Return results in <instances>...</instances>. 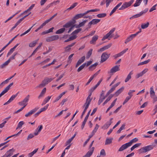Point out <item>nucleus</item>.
<instances>
[{
    "instance_id": "f257e3e1",
    "label": "nucleus",
    "mask_w": 157,
    "mask_h": 157,
    "mask_svg": "<svg viewBox=\"0 0 157 157\" xmlns=\"http://www.w3.org/2000/svg\"><path fill=\"white\" fill-rule=\"evenodd\" d=\"M153 147L151 145H148L142 147L139 149V151L140 153H145L152 149Z\"/></svg>"
},
{
    "instance_id": "f03ea898",
    "label": "nucleus",
    "mask_w": 157,
    "mask_h": 157,
    "mask_svg": "<svg viewBox=\"0 0 157 157\" xmlns=\"http://www.w3.org/2000/svg\"><path fill=\"white\" fill-rule=\"evenodd\" d=\"M134 0H131L128 2H125L121 6L119 9V10H123L131 6L134 2Z\"/></svg>"
},
{
    "instance_id": "7ed1b4c3",
    "label": "nucleus",
    "mask_w": 157,
    "mask_h": 157,
    "mask_svg": "<svg viewBox=\"0 0 157 157\" xmlns=\"http://www.w3.org/2000/svg\"><path fill=\"white\" fill-rule=\"evenodd\" d=\"M30 96L28 95L25 98L21 101L18 102V104L20 105H23L24 107H25L27 104V103L28 101L29 98Z\"/></svg>"
},
{
    "instance_id": "20e7f679",
    "label": "nucleus",
    "mask_w": 157,
    "mask_h": 157,
    "mask_svg": "<svg viewBox=\"0 0 157 157\" xmlns=\"http://www.w3.org/2000/svg\"><path fill=\"white\" fill-rule=\"evenodd\" d=\"M100 21V20L99 19H93L91 21H90L87 25L88 27L87 29H90L91 28V25H94L96 24Z\"/></svg>"
},
{
    "instance_id": "39448f33",
    "label": "nucleus",
    "mask_w": 157,
    "mask_h": 157,
    "mask_svg": "<svg viewBox=\"0 0 157 157\" xmlns=\"http://www.w3.org/2000/svg\"><path fill=\"white\" fill-rule=\"evenodd\" d=\"M110 54H108L106 52H104L101 56V63H103L106 61L109 57Z\"/></svg>"
},
{
    "instance_id": "423d86ee",
    "label": "nucleus",
    "mask_w": 157,
    "mask_h": 157,
    "mask_svg": "<svg viewBox=\"0 0 157 157\" xmlns=\"http://www.w3.org/2000/svg\"><path fill=\"white\" fill-rule=\"evenodd\" d=\"M15 151V150L13 148L7 151L6 153L3 155V157H9L13 154V152Z\"/></svg>"
},
{
    "instance_id": "0eeeda50",
    "label": "nucleus",
    "mask_w": 157,
    "mask_h": 157,
    "mask_svg": "<svg viewBox=\"0 0 157 157\" xmlns=\"http://www.w3.org/2000/svg\"><path fill=\"white\" fill-rule=\"evenodd\" d=\"M13 83L12 82L10 83L8 86L6 87L3 91L0 94V98L6 93L9 90L10 87L13 85Z\"/></svg>"
},
{
    "instance_id": "6e6552de",
    "label": "nucleus",
    "mask_w": 157,
    "mask_h": 157,
    "mask_svg": "<svg viewBox=\"0 0 157 157\" xmlns=\"http://www.w3.org/2000/svg\"><path fill=\"white\" fill-rule=\"evenodd\" d=\"M115 30V28L112 29L109 31L108 33L103 36V37L102 38L101 40L102 41H103L105 39L108 38L109 37V36H110V35L114 32Z\"/></svg>"
},
{
    "instance_id": "1a4fd4ad",
    "label": "nucleus",
    "mask_w": 157,
    "mask_h": 157,
    "mask_svg": "<svg viewBox=\"0 0 157 157\" xmlns=\"http://www.w3.org/2000/svg\"><path fill=\"white\" fill-rule=\"evenodd\" d=\"M39 109V107L35 108L33 109L30 111L28 113L26 114L25 115V117H28L30 116L32 114L34 113L36 111H37Z\"/></svg>"
},
{
    "instance_id": "9d476101",
    "label": "nucleus",
    "mask_w": 157,
    "mask_h": 157,
    "mask_svg": "<svg viewBox=\"0 0 157 157\" xmlns=\"http://www.w3.org/2000/svg\"><path fill=\"white\" fill-rule=\"evenodd\" d=\"M136 34H133L131 35L128 36L125 40L124 43L127 44L128 43L131 41L132 39L136 36Z\"/></svg>"
},
{
    "instance_id": "9b49d317",
    "label": "nucleus",
    "mask_w": 157,
    "mask_h": 157,
    "mask_svg": "<svg viewBox=\"0 0 157 157\" xmlns=\"http://www.w3.org/2000/svg\"><path fill=\"white\" fill-rule=\"evenodd\" d=\"M113 0H102L100 3L101 6H103L106 3V7L107 8L109 6L110 3Z\"/></svg>"
},
{
    "instance_id": "f8f14e48",
    "label": "nucleus",
    "mask_w": 157,
    "mask_h": 157,
    "mask_svg": "<svg viewBox=\"0 0 157 157\" xmlns=\"http://www.w3.org/2000/svg\"><path fill=\"white\" fill-rule=\"evenodd\" d=\"M113 119V118H111L109 121L107 122L102 127V128L104 129H107L111 124L112 123V121Z\"/></svg>"
},
{
    "instance_id": "ddd939ff",
    "label": "nucleus",
    "mask_w": 157,
    "mask_h": 157,
    "mask_svg": "<svg viewBox=\"0 0 157 157\" xmlns=\"http://www.w3.org/2000/svg\"><path fill=\"white\" fill-rule=\"evenodd\" d=\"M120 65H116L112 68L110 70V73H114L120 70Z\"/></svg>"
},
{
    "instance_id": "4468645a",
    "label": "nucleus",
    "mask_w": 157,
    "mask_h": 157,
    "mask_svg": "<svg viewBox=\"0 0 157 157\" xmlns=\"http://www.w3.org/2000/svg\"><path fill=\"white\" fill-rule=\"evenodd\" d=\"M148 69L147 68L145 69L141 72L137 74L136 76V78H138L139 77L142 76L144 74H145L147 71Z\"/></svg>"
},
{
    "instance_id": "2eb2a0df",
    "label": "nucleus",
    "mask_w": 157,
    "mask_h": 157,
    "mask_svg": "<svg viewBox=\"0 0 157 157\" xmlns=\"http://www.w3.org/2000/svg\"><path fill=\"white\" fill-rule=\"evenodd\" d=\"M76 23V21L74 20L69 21L68 22L66 23L63 26V27L66 28H69L71 25H73Z\"/></svg>"
},
{
    "instance_id": "dca6fc26",
    "label": "nucleus",
    "mask_w": 157,
    "mask_h": 157,
    "mask_svg": "<svg viewBox=\"0 0 157 157\" xmlns=\"http://www.w3.org/2000/svg\"><path fill=\"white\" fill-rule=\"evenodd\" d=\"M122 4V2H119L111 11L110 13V16H111L113 13H114L116 10L120 7Z\"/></svg>"
},
{
    "instance_id": "f3484780",
    "label": "nucleus",
    "mask_w": 157,
    "mask_h": 157,
    "mask_svg": "<svg viewBox=\"0 0 157 157\" xmlns=\"http://www.w3.org/2000/svg\"><path fill=\"white\" fill-rule=\"evenodd\" d=\"M18 94V93H17V94H16L15 95H13L11 97V98H10V99H9V100L7 101L4 104V105H7V104H9L12 101H13L14 99L17 96V94Z\"/></svg>"
},
{
    "instance_id": "a211bd4d",
    "label": "nucleus",
    "mask_w": 157,
    "mask_h": 157,
    "mask_svg": "<svg viewBox=\"0 0 157 157\" xmlns=\"http://www.w3.org/2000/svg\"><path fill=\"white\" fill-rule=\"evenodd\" d=\"M94 147H92L90 151H88L85 155L82 157H90V156L94 151Z\"/></svg>"
},
{
    "instance_id": "6ab92c4d",
    "label": "nucleus",
    "mask_w": 157,
    "mask_h": 157,
    "mask_svg": "<svg viewBox=\"0 0 157 157\" xmlns=\"http://www.w3.org/2000/svg\"><path fill=\"white\" fill-rule=\"evenodd\" d=\"M85 56H83L77 62L75 67H78L79 65H80L82 63H83L85 60Z\"/></svg>"
},
{
    "instance_id": "aec40b11",
    "label": "nucleus",
    "mask_w": 157,
    "mask_h": 157,
    "mask_svg": "<svg viewBox=\"0 0 157 157\" xmlns=\"http://www.w3.org/2000/svg\"><path fill=\"white\" fill-rule=\"evenodd\" d=\"M130 146L128 144V143H126L123 145L118 150L119 151H122L126 149L128 147Z\"/></svg>"
},
{
    "instance_id": "412c9836",
    "label": "nucleus",
    "mask_w": 157,
    "mask_h": 157,
    "mask_svg": "<svg viewBox=\"0 0 157 157\" xmlns=\"http://www.w3.org/2000/svg\"><path fill=\"white\" fill-rule=\"evenodd\" d=\"M92 99V98H87L86 99V102L84 104V107H85L88 108L90 104Z\"/></svg>"
},
{
    "instance_id": "4be33fe9",
    "label": "nucleus",
    "mask_w": 157,
    "mask_h": 157,
    "mask_svg": "<svg viewBox=\"0 0 157 157\" xmlns=\"http://www.w3.org/2000/svg\"><path fill=\"white\" fill-rule=\"evenodd\" d=\"M150 93L151 98L153 99L154 98L155 96V93L154 90L153 86L150 88Z\"/></svg>"
},
{
    "instance_id": "5701e85b",
    "label": "nucleus",
    "mask_w": 157,
    "mask_h": 157,
    "mask_svg": "<svg viewBox=\"0 0 157 157\" xmlns=\"http://www.w3.org/2000/svg\"><path fill=\"white\" fill-rule=\"evenodd\" d=\"M124 86H122L121 88L118 90L114 94V95H115L117 97L118 96L119 94H120L124 89Z\"/></svg>"
},
{
    "instance_id": "b1692460",
    "label": "nucleus",
    "mask_w": 157,
    "mask_h": 157,
    "mask_svg": "<svg viewBox=\"0 0 157 157\" xmlns=\"http://www.w3.org/2000/svg\"><path fill=\"white\" fill-rule=\"evenodd\" d=\"M48 83L46 81V80L45 78L42 81L41 83L38 86H36V88H41L42 87H44L45 86L46 84H47Z\"/></svg>"
},
{
    "instance_id": "393cba45",
    "label": "nucleus",
    "mask_w": 157,
    "mask_h": 157,
    "mask_svg": "<svg viewBox=\"0 0 157 157\" xmlns=\"http://www.w3.org/2000/svg\"><path fill=\"white\" fill-rule=\"evenodd\" d=\"M84 15L83 13H80L77 14L73 18L72 20L74 21H75V20H77L79 18L83 17Z\"/></svg>"
},
{
    "instance_id": "a878e982",
    "label": "nucleus",
    "mask_w": 157,
    "mask_h": 157,
    "mask_svg": "<svg viewBox=\"0 0 157 157\" xmlns=\"http://www.w3.org/2000/svg\"><path fill=\"white\" fill-rule=\"evenodd\" d=\"M133 74V72L132 71H131L130 72L129 74L128 75L126 78H125V82H128L131 78V75Z\"/></svg>"
},
{
    "instance_id": "bb28decb",
    "label": "nucleus",
    "mask_w": 157,
    "mask_h": 157,
    "mask_svg": "<svg viewBox=\"0 0 157 157\" xmlns=\"http://www.w3.org/2000/svg\"><path fill=\"white\" fill-rule=\"evenodd\" d=\"M38 40V39L33 41L32 42L30 43L29 45V47L31 48L35 46L37 43Z\"/></svg>"
},
{
    "instance_id": "cd10ccee",
    "label": "nucleus",
    "mask_w": 157,
    "mask_h": 157,
    "mask_svg": "<svg viewBox=\"0 0 157 157\" xmlns=\"http://www.w3.org/2000/svg\"><path fill=\"white\" fill-rule=\"evenodd\" d=\"M98 36L97 35H95L92 38V40L90 41V43L91 44H94L96 41L98 40Z\"/></svg>"
},
{
    "instance_id": "c85d7f7f",
    "label": "nucleus",
    "mask_w": 157,
    "mask_h": 157,
    "mask_svg": "<svg viewBox=\"0 0 157 157\" xmlns=\"http://www.w3.org/2000/svg\"><path fill=\"white\" fill-rule=\"evenodd\" d=\"M46 88H44L43 89V90H42V91L41 92L40 95L38 97V98L39 99H40L41 97H42L44 96V95L46 93Z\"/></svg>"
},
{
    "instance_id": "c756f323",
    "label": "nucleus",
    "mask_w": 157,
    "mask_h": 157,
    "mask_svg": "<svg viewBox=\"0 0 157 157\" xmlns=\"http://www.w3.org/2000/svg\"><path fill=\"white\" fill-rule=\"evenodd\" d=\"M149 25V22H147L146 23H143L141 24V28L142 29H144L147 28Z\"/></svg>"
},
{
    "instance_id": "7c9ffc66",
    "label": "nucleus",
    "mask_w": 157,
    "mask_h": 157,
    "mask_svg": "<svg viewBox=\"0 0 157 157\" xmlns=\"http://www.w3.org/2000/svg\"><path fill=\"white\" fill-rule=\"evenodd\" d=\"M22 131V130H21L19 132H18L16 134H14L13 135H12L11 136L8 137L5 140H8V139H9V138H10L11 137H14V136L16 137V136H19V134L21 133Z\"/></svg>"
},
{
    "instance_id": "2f4dec72",
    "label": "nucleus",
    "mask_w": 157,
    "mask_h": 157,
    "mask_svg": "<svg viewBox=\"0 0 157 157\" xmlns=\"http://www.w3.org/2000/svg\"><path fill=\"white\" fill-rule=\"evenodd\" d=\"M125 124L124 123L123 124H122L121 127L117 131V133H120L122 130L124 129L125 128Z\"/></svg>"
},
{
    "instance_id": "473e14b6",
    "label": "nucleus",
    "mask_w": 157,
    "mask_h": 157,
    "mask_svg": "<svg viewBox=\"0 0 157 157\" xmlns=\"http://www.w3.org/2000/svg\"><path fill=\"white\" fill-rule=\"evenodd\" d=\"M98 65V63H95L94 64L91 65L89 67L90 70L93 71L96 67Z\"/></svg>"
},
{
    "instance_id": "72a5a7b5",
    "label": "nucleus",
    "mask_w": 157,
    "mask_h": 157,
    "mask_svg": "<svg viewBox=\"0 0 157 157\" xmlns=\"http://www.w3.org/2000/svg\"><path fill=\"white\" fill-rule=\"evenodd\" d=\"M138 140V139L136 138H135L134 139H132V140H131L129 142H128V144L130 146L132 144L134 143H135Z\"/></svg>"
},
{
    "instance_id": "f704fd0d",
    "label": "nucleus",
    "mask_w": 157,
    "mask_h": 157,
    "mask_svg": "<svg viewBox=\"0 0 157 157\" xmlns=\"http://www.w3.org/2000/svg\"><path fill=\"white\" fill-rule=\"evenodd\" d=\"M10 60H8L6 61L4 63L2 64L0 66V67L2 68H3L5 67L6 66H7L9 63H10Z\"/></svg>"
},
{
    "instance_id": "c9c22d12",
    "label": "nucleus",
    "mask_w": 157,
    "mask_h": 157,
    "mask_svg": "<svg viewBox=\"0 0 157 157\" xmlns=\"http://www.w3.org/2000/svg\"><path fill=\"white\" fill-rule=\"evenodd\" d=\"M65 28H61L57 30L56 33L57 34H61L63 33L65 31Z\"/></svg>"
},
{
    "instance_id": "e433bc0d",
    "label": "nucleus",
    "mask_w": 157,
    "mask_h": 157,
    "mask_svg": "<svg viewBox=\"0 0 157 157\" xmlns=\"http://www.w3.org/2000/svg\"><path fill=\"white\" fill-rule=\"evenodd\" d=\"M50 37L51 41L56 40L59 38V36L57 35L53 36Z\"/></svg>"
},
{
    "instance_id": "4c0bfd02",
    "label": "nucleus",
    "mask_w": 157,
    "mask_h": 157,
    "mask_svg": "<svg viewBox=\"0 0 157 157\" xmlns=\"http://www.w3.org/2000/svg\"><path fill=\"white\" fill-rule=\"evenodd\" d=\"M113 140V138L110 139L107 138L105 142V144L106 145L110 144L111 143H112V140Z\"/></svg>"
},
{
    "instance_id": "58836bf2",
    "label": "nucleus",
    "mask_w": 157,
    "mask_h": 157,
    "mask_svg": "<svg viewBox=\"0 0 157 157\" xmlns=\"http://www.w3.org/2000/svg\"><path fill=\"white\" fill-rule=\"evenodd\" d=\"M105 99V97H104V96H103V97L100 96L98 102V105H100Z\"/></svg>"
},
{
    "instance_id": "ea45409f",
    "label": "nucleus",
    "mask_w": 157,
    "mask_h": 157,
    "mask_svg": "<svg viewBox=\"0 0 157 157\" xmlns=\"http://www.w3.org/2000/svg\"><path fill=\"white\" fill-rule=\"evenodd\" d=\"M141 16V14L140 13H139L134 15L130 18V19L139 17Z\"/></svg>"
},
{
    "instance_id": "a19ab883",
    "label": "nucleus",
    "mask_w": 157,
    "mask_h": 157,
    "mask_svg": "<svg viewBox=\"0 0 157 157\" xmlns=\"http://www.w3.org/2000/svg\"><path fill=\"white\" fill-rule=\"evenodd\" d=\"M86 63H84L83 64H82V65H81L80 67H79L77 69V71L78 72H79L80 71H81L83 69V68L86 66Z\"/></svg>"
},
{
    "instance_id": "79ce46f5",
    "label": "nucleus",
    "mask_w": 157,
    "mask_h": 157,
    "mask_svg": "<svg viewBox=\"0 0 157 157\" xmlns=\"http://www.w3.org/2000/svg\"><path fill=\"white\" fill-rule=\"evenodd\" d=\"M78 4L77 2L74 3L69 8L67 9V10H70L73 9Z\"/></svg>"
},
{
    "instance_id": "37998d69",
    "label": "nucleus",
    "mask_w": 157,
    "mask_h": 157,
    "mask_svg": "<svg viewBox=\"0 0 157 157\" xmlns=\"http://www.w3.org/2000/svg\"><path fill=\"white\" fill-rule=\"evenodd\" d=\"M150 61V59H148L147 60H145L143 62H140V63H139L138 64V65L140 66V65H142L143 64H147Z\"/></svg>"
},
{
    "instance_id": "c03bdc74",
    "label": "nucleus",
    "mask_w": 157,
    "mask_h": 157,
    "mask_svg": "<svg viewBox=\"0 0 157 157\" xmlns=\"http://www.w3.org/2000/svg\"><path fill=\"white\" fill-rule=\"evenodd\" d=\"M93 50L92 49H90L89 51L88 52L86 57L87 58H89L90 57L92 53Z\"/></svg>"
},
{
    "instance_id": "a18cd8bd",
    "label": "nucleus",
    "mask_w": 157,
    "mask_h": 157,
    "mask_svg": "<svg viewBox=\"0 0 157 157\" xmlns=\"http://www.w3.org/2000/svg\"><path fill=\"white\" fill-rule=\"evenodd\" d=\"M106 16V13H102L98 14L97 15V17L98 18L104 17Z\"/></svg>"
},
{
    "instance_id": "49530a36",
    "label": "nucleus",
    "mask_w": 157,
    "mask_h": 157,
    "mask_svg": "<svg viewBox=\"0 0 157 157\" xmlns=\"http://www.w3.org/2000/svg\"><path fill=\"white\" fill-rule=\"evenodd\" d=\"M82 30V29L81 28L75 30L74 31H73L71 33V34H72V35H74L75 34H78L80 31H81Z\"/></svg>"
},
{
    "instance_id": "de8ad7c7",
    "label": "nucleus",
    "mask_w": 157,
    "mask_h": 157,
    "mask_svg": "<svg viewBox=\"0 0 157 157\" xmlns=\"http://www.w3.org/2000/svg\"><path fill=\"white\" fill-rule=\"evenodd\" d=\"M24 124V122L23 121H20L18 124L17 125V126L16 128V129H17L18 128H21L22 125H23Z\"/></svg>"
},
{
    "instance_id": "09e8293b",
    "label": "nucleus",
    "mask_w": 157,
    "mask_h": 157,
    "mask_svg": "<svg viewBox=\"0 0 157 157\" xmlns=\"http://www.w3.org/2000/svg\"><path fill=\"white\" fill-rule=\"evenodd\" d=\"M48 105L47 104L46 106H44V107L41 108L40 109V111L41 112L46 110L48 108Z\"/></svg>"
},
{
    "instance_id": "8fccbe9b",
    "label": "nucleus",
    "mask_w": 157,
    "mask_h": 157,
    "mask_svg": "<svg viewBox=\"0 0 157 157\" xmlns=\"http://www.w3.org/2000/svg\"><path fill=\"white\" fill-rule=\"evenodd\" d=\"M99 127V126L98 125V124H96L95 125V127L94 129V130L92 131V132L93 133H95L97 132V129H98V127Z\"/></svg>"
},
{
    "instance_id": "3c124183",
    "label": "nucleus",
    "mask_w": 157,
    "mask_h": 157,
    "mask_svg": "<svg viewBox=\"0 0 157 157\" xmlns=\"http://www.w3.org/2000/svg\"><path fill=\"white\" fill-rule=\"evenodd\" d=\"M135 90H130L128 92V94L129 96V97H130V98H131V97L132 96V94L133 92H135Z\"/></svg>"
},
{
    "instance_id": "603ef678",
    "label": "nucleus",
    "mask_w": 157,
    "mask_h": 157,
    "mask_svg": "<svg viewBox=\"0 0 157 157\" xmlns=\"http://www.w3.org/2000/svg\"><path fill=\"white\" fill-rule=\"evenodd\" d=\"M141 2L139 0H136V3L134 4V7H136L140 6Z\"/></svg>"
},
{
    "instance_id": "864d4df0",
    "label": "nucleus",
    "mask_w": 157,
    "mask_h": 157,
    "mask_svg": "<svg viewBox=\"0 0 157 157\" xmlns=\"http://www.w3.org/2000/svg\"><path fill=\"white\" fill-rule=\"evenodd\" d=\"M112 44L111 43L109 44L108 45H105L103 47L105 50H106L110 48L112 46Z\"/></svg>"
},
{
    "instance_id": "5fc2aeb1",
    "label": "nucleus",
    "mask_w": 157,
    "mask_h": 157,
    "mask_svg": "<svg viewBox=\"0 0 157 157\" xmlns=\"http://www.w3.org/2000/svg\"><path fill=\"white\" fill-rule=\"evenodd\" d=\"M74 55V54H72L69 56L67 61L68 63H70L71 62L72 60L71 58H72Z\"/></svg>"
},
{
    "instance_id": "6e6d98bb",
    "label": "nucleus",
    "mask_w": 157,
    "mask_h": 157,
    "mask_svg": "<svg viewBox=\"0 0 157 157\" xmlns=\"http://www.w3.org/2000/svg\"><path fill=\"white\" fill-rule=\"evenodd\" d=\"M106 155V153L105 150L104 149H102L100 152V155L102 156H105Z\"/></svg>"
},
{
    "instance_id": "4d7b16f0",
    "label": "nucleus",
    "mask_w": 157,
    "mask_h": 157,
    "mask_svg": "<svg viewBox=\"0 0 157 157\" xmlns=\"http://www.w3.org/2000/svg\"><path fill=\"white\" fill-rule=\"evenodd\" d=\"M48 22L47 20H46L44 23H43L39 27V29H41L43 27L45 26L47 23Z\"/></svg>"
},
{
    "instance_id": "13d9d810",
    "label": "nucleus",
    "mask_w": 157,
    "mask_h": 157,
    "mask_svg": "<svg viewBox=\"0 0 157 157\" xmlns=\"http://www.w3.org/2000/svg\"><path fill=\"white\" fill-rule=\"evenodd\" d=\"M14 51V50L13 49V48H11V49H10V51L7 53V57H8Z\"/></svg>"
},
{
    "instance_id": "bf43d9fd",
    "label": "nucleus",
    "mask_w": 157,
    "mask_h": 157,
    "mask_svg": "<svg viewBox=\"0 0 157 157\" xmlns=\"http://www.w3.org/2000/svg\"><path fill=\"white\" fill-rule=\"evenodd\" d=\"M35 5L34 4H32L28 10L25 11V12H28L32 10L33 8L34 7Z\"/></svg>"
},
{
    "instance_id": "052dcab7",
    "label": "nucleus",
    "mask_w": 157,
    "mask_h": 157,
    "mask_svg": "<svg viewBox=\"0 0 157 157\" xmlns=\"http://www.w3.org/2000/svg\"><path fill=\"white\" fill-rule=\"evenodd\" d=\"M114 95L113 94H111L105 100L107 102H108L112 98L113 96Z\"/></svg>"
},
{
    "instance_id": "680f3d73",
    "label": "nucleus",
    "mask_w": 157,
    "mask_h": 157,
    "mask_svg": "<svg viewBox=\"0 0 157 157\" xmlns=\"http://www.w3.org/2000/svg\"><path fill=\"white\" fill-rule=\"evenodd\" d=\"M131 98L130 97H126L124 100V101L123 103V105H124L125 103H126Z\"/></svg>"
},
{
    "instance_id": "e2e57ef3",
    "label": "nucleus",
    "mask_w": 157,
    "mask_h": 157,
    "mask_svg": "<svg viewBox=\"0 0 157 157\" xmlns=\"http://www.w3.org/2000/svg\"><path fill=\"white\" fill-rule=\"evenodd\" d=\"M87 21V20H84L82 22L80 23L79 24V27H82L83 26Z\"/></svg>"
},
{
    "instance_id": "0e129e2a",
    "label": "nucleus",
    "mask_w": 157,
    "mask_h": 157,
    "mask_svg": "<svg viewBox=\"0 0 157 157\" xmlns=\"http://www.w3.org/2000/svg\"><path fill=\"white\" fill-rule=\"evenodd\" d=\"M34 136V135L33 134H29L28 136L27 139L28 140H29L30 139L33 138Z\"/></svg>"
},
{
    "instance_id": "69168bd1",
    "label": "nucleus",
    "mask_w": 157,
    "mask_h": 157,
    "mask_svg": "<svg viewBox=\"0 0 157 157\" xmlns=\"http://www.w3.org/2000/svg\"><path fill=\"white\" fill-rule=\"evenodd\" d=\"M157 4H156L153 6L150 10L149 12H151L152 11L155 10L156 9V6Z\"/></svg>"
},
{
    "instance_id": "338daca9",
    "label": "nucleus",
    "mask_w": 157,
    "mask_h": 157,
    "mask_svg": "<svg viewBox=\"0 0 157 157\" xmlns=\"http://www.w3.org/2000/svg\"><path fill=\"white\" fill-rule=\"evenodd\" d=\"M57 15V13H56L53 15L52 17H51L49 19L47 20V21L49 22L50 21L52 20L55 16H56Z\"/></svg>"
},
{
    "instance_id": "774afa93",
    "label": "nucleus",
    "mask_w": 157,
    "mask_h": 157,
    "mask_svg": "<svg viewBox=\"0 0 157 157\" xmlns=\"http://www.w3.org/2000/svg\"><path fill=\"white\" fill-rule=\"evenodd\" d=\"M86 121H87L84 120L83 121V122L81 126V128H82V129L83 128Z\"/></svg>"
}]
</instances>
